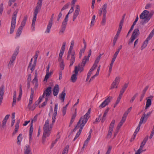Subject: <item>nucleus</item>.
I'll list each match as a JSON object with an SVG mask.
<instances>
[{"mask_svg":"<svg viewBox=\"0 0 154 154\" xmlns=\"http://www.w3.org/2000/svg\"><path fill=\"white\" fill-rule=\"evenodd\" d=\"M60 67L61 70H63L64 68V64L63 60L62 61L60 64Z\"/></svg>","mask_w":154,"mask_h":154,"instance_id":"nucleus-53","label":"nucleus"},{"mask_svg":"<svg viewBox=\"0 0 154 154\" xmlns=\"http://www.w3.org/2000/svg\"><path fill=\"white\" fill-rule=\"evenodd\" d=\"M18 9H17L14 12L12 15L11 28L10 32V34H12L13 33L15 28V24L16 23V18L17 17V14L18 11Z\"/></svg>","mask_w":154,"mask_h":154,"instance_id":"nucleus-4","label":"nucleus"},{"mask_svg":"<svg viewBox=\"0 0 154 154\" xmlns=\"http://www.w3.org/2000/svg\"><path fill=\"white\" fill-rule=\"evenodd\" d=\"M151 103L152 102L151 99L150 98H148L147 100L145 110L151 106Z\"/></svg>","mask_w":154,"mask_h":154,"instance_id":"nucleus-33","label":"nucleus"},{"mask_svg":"<svg viewBox=\"0 0 154 154\" xmlns=\"http://www.w3.org/2000/svg\"><path fill=\"white\" fill-rule=\"evenodd\" d=\"M152 15L153 14L152 13H149V14H148V16L147 18V19L148 20V21L149 20Z\"/></svg>","mask_w":154,"mask_h":154,"instance_id":"nucleus-64","label":"nucleus"},{"mask_svg":"<svg viewBox=\"0 0 154 154\" xmlns=\"http://www.w3.org/2000/svg\"><path fill=\"white\" fill-rule=\"evenodd\" d=\"M138 95V93H136L132 97L131 99L130 100V102L131 103H132L134 99H135V98L137 97V96Z\"/></svg>","mask_w":154,"mask_h":154,"instance_id":"nucleus-50","label":"nucleus"},{"mask_svg":"<svg viewBox=\"0 0 154 154\" xmlns=\"http://www.w3.org/2000/svg\"><path fill=\"white\" fill-rule=\"evenodd\" d=\"M54 15V14H53L51 15V17L50 19L48 22V24L47 26V28L45 32L49 33L50 31V29L52 25V21H53V17Z\"/></svg>","mask_w":154,"mask_h":154,"instance_id":"nucleus-13","label":"nucleus"},{"mask_svg":"<svg viewBox=\"0 0 154 154\" xmlns=\"http://www.w3.org/2000/svg\"><path fill=\"white\" fill-rule=\"evenodd\" d=\"M60 138V136H59L57 137L56 139L54 141H53L51 144V148H52V147L54 146V144L56 143L58 139H59Z\"/></svg>","mask_w":154,"mask_h":154,"instance_id":"nucleus-49","label":"nucleus"},{"mask_svg":"<svg viewBox=\"0 0 154 154\" xmlns=\"http://www.w3.org/2000/svg\"><path fill=\"white\" fill-rule=\"evenodd\" d=\"M97 66V65L95 63H94L93 66H92V67L90 69V70H91L93 71L96 68Z\"/></svg>","mask_w":154,"mask_h":154,"instance_id":"nucleus-60","label":"nucleus"},{"mask_svg":"<svg viewBox=\"0 0 154 154\" xmlns=\"http://www.w3.org/2000/svg\"><path fill=\"white\" fill-rule=\"evenodd\" d=\"M24 154H32V152L29 146L26 145L24 148Z\"/></svg>","mask_w":154,"mask_h":154,"instance_id":"nucleus-19","label":"nucleus"},{"mask_svg":"<svg viewBox=\"0 0 154 154\" xmlns=\"http://www.w3.org/2000/svg\"><path fill=\"white\" fill-rule=\"evenodd\" d=\"M17 100V98H16V91H15L14 92V96L13 98V103L12 104V106H13L15 104V103L16 102Z\"/></svg>","mask_w":154,"mask_h":154,"instance_id":"nucleus-32","label":"nucleus"},{"mask_svg":"<svg viewBox=\"0 0 154 154\" xmlns=\"http://www.w3.org/2000/svg\"><path fill=\"white\" fill-rule=\"evenodd\" d=\"M59 90V85L57 84H56L53 89V93L54 96H56L58 94Z\"/></svg>","mask_w":154,"mask_h":154,"instance_id":"nucleus-17","label":"nucleus"},{"mask_svg":"<svg viewBox=\"0 0 154 154\" xmlns=\"http://www.w3.org/2000/svg\"><path fill=\"white\" fill-rule=\"evenodd\" d=\"M66 28V27H64L61 26V29H60V32H59V34H61L62 33H63L64 31L65 30Z\"/></svg>","mask_w":154,"mask_h":154,"instance_id":"nucleus-59","label":"nucleus"},{"mask_svg":"<svg viewBox=\"0 0 154 154\" xmlns=\"http://www.w3.org/2000/svg\"><path fill=\"white\" fill-rule=\"evenodd\" d=\"M115 122V120H113L110 125L108 132L106 137V138L107 139L110 138L111 137L112 132L113 131V129Z\"/></svg>","mask_w":154,"mask_h":154,"instance_id":"nucleus-9","label":"nucleus"},{"mask_svg":"<svg viewBox=\"0 0 154 154\" xmlns=\"http://www.w3.org/2000/svg\"><path fill=\"white\" fill-rule=\"evenodd\" d=\"M68 21V20H63V21L62 22L61 26H63V27H66Z\"/></svg>","mask_w":154,"mask_h":154,"instance_id":"nucleus-54","label":"nucleus"},{"mask_svg":"<svg viewBox=\"0 0 154 154\" xmlns=\"http://www.w3.org/2000/svg\"><path fill=\"white\" fill-rule=\"evenodd\" d=\"M135 38H136L134 37H133L131 36L130 39L128 41V45H130L131 44H132Z\"/></svg>","mask_w":154,"mask_h":154,"instance_id":"nucleus-52","label":"nucleus"},{"mask_svg":"<svg viewBox=\"0 0 154 154\" xmlns=\"http://www.w3.org/2000/svg\"><path fill=\"white\" fill-rule=\"evenodd\" d=\"M52 88L51 86L48 87L47 89L44 91L42 95V97H45H45H47L50 96L51 93Z\"/></svg>","mask_w":154,"mask_h":154,"instance_id":"nucleus-15","label":"nucleus"},{"mask_svg":"<svg viewBox=\"0 0 154 154\" xmlns=\"http://www.w3.org/2000/svg\"><path fill=\"white\" fill-rule=\"evenodd\" d=\"M74 73L71 76V81L74 83L75 82L77 79V76L78 75V72L77 70L76 69V68H75V69H74V70L73 72Z\"/></svg>","mask_w":154,"mask_h":154,"instance_id":"nucleus-16","label":"nucleus"},{"mask_svg":"<svg viewBox=\"0 0 154 154\" xmlns=\"http://www.w3.org/2000/svg\"><path fill=\"white\" fill-rule=\"evenodd\" d=\"M39 104V103L38 102H37V101H36L35 102L34 104L32 107H31V109H30L32 111Z\"/></svg>","mask_w":154,"mask_h":154,"instance_id":"nucleus-41","label":"nucleus"},{"mask_svg":"<svg viewBox=\"0 0 154 154\" xmlns=\"http://www.w3.org/2000/svg\"><path fill=\"white\" fill-rule=\"evenodd\" d=\"M107 114L104 113L102 119L101 120V122H103L106 119V116Z\"/></svg>","mask_w":154,"mask_h":154,"instance_id":"nucleus-63","label":"nucleus"},{"mask_svg":"<svg viewBox=\"0 0 154 154\" xmlns=\"http://www.w3.org/2000/svg\"><path fill=\"white\" fill-rule=\"evenodd\" d=\"M149 13V12L148 11L145 10L142 12L140 15V19H144V21L141 22L140 23L142 25H144L148 22V20L147 18L148 16V14Z\"/></svg>","mask_w":154,"mask_h":154,"instance_id":"nucleus-8","label":"nucleus"},{"mask_svg":"<svg viewBox=\"0 0 154 154\" xmlns=\"http://www.w3.org/2000/svg\"><path fill=\"white\" fill-rule=\"evenodd\" d=\"M33 98V97H30L29 101L28 106V107L29 108V109H31V105L32 103Z\"/></svg>","mask_w":154,"mask_h":154,"instance_id":"nucleus-42","label":"nucleus"},{"mask_svg":"<svg viewBox=\"0 0 154 154\" xmlns=\"http://www.w3.org/2000/svg\"><path fill=\"white\" fill-rule=\"evenodd\" d=\"M121 32H120L119 31H118L117 32V33L116 35L115 36L114 39L113 40V42L112 43V45L114 46L116 44V41L117 40L118 38L120 33Z\"/></svg>","mask_w":154,"mask_h":154,"instance_id":"nucleus-29","label":"nucleus"},{"mask_svg":"<svg viewBox=\"0 0 154 154\" xmlns=\"http://www.w3.org/2000/svg\"><path fill=\"white\" fill-rule=\"evenodd\" d=\"M77 108H75V112L73 114L72 118L73 119H75V118L76 116V113H77Z\"/></svg>","mask_w":154,"mask_h":154,"instance_id":"nucleus-57","label":"nucleus"},{"mask_svg":"<svg viewBox=\"0 0 154 154\" xmlns=\"http://www.w3.org/2000/svg\"><path fill=\"white\" fill-rule=\"evenodd\" d=\"M83 122V123H82L80 125L79 130L76 133V135L75 136V137L73 139L74 141H75L77 138L79 136L80 134H81L82 132V130L84 126H85V125L86 123V121L85 122V123L84 122Z\"/></svg>","mask_w":154,"mask_h":154,"instance_id":"nucleus-14","label":"nucleus"},{"mask_svg":"<svg viewBox=\"0 0 154 154\" xmlns=\"http://www.w3.org/2000/svg\"><path fill=\"white\" fill-rule=\"evenodd\" d=\"M69 148V146H66L63 149L62 154H67Z\"/></svg>","mask_w":154,"mask_h":154,"instance_id":"nucleus-40","label":"nucleus"},{"mask_svg":"<svg viewBox=\"0 0 154 154\" xmlns=\"http://www.w3.org/2000/svg\"><path fill=\"white\" fill-rule=\"evenodd\" d=\"M40 2L41 3L42 0H40ZM41 3H40V4L38 5L37 4V5L36 6L34 10V16L32 20V26L33 27V29H34L35 28V21L36 20V17L37 16V14L38 13V11L40 10L41 8Z\"/></svg>","mask_w":154,"mask_h":154,"instance_id":"nucleus-5","label":"nucleus"},{"mask_svg":"<svg viewBox=\"0 0 154 154\" xmlns=\"http://www.w3.org/2000/svg\"><path fill=\"white\" fill-rule=\"evenodd\" d=\"M80 11L75 10L73 17V20L74 21L79 14Z\"/></svg>","mask_w":154,"mask_h":154,"instance_id":"nucleus-36","label":"nucleus"},{"mask_svg":"<svg viewBox=\"0 0 154 154\" xmlns=\"http://www.w3.org/2000/svg\"><path fill=\"white\" fill-rule=\"evenodd\" d=\"M6 122L7 121L3 119L2 125V129L3 130L4 129V127L6 125Z\"/></svg>","mask_w":154,"mask_h":154,"instance_id":"nucleus-47","label":"nucleus"},{"mask_svg":"<svg viewBox=\"0 0 154 154\" xmlns=\"http://www.w3.org/2000/svg\"><path fill=\"white\" fill-rule=\"evenodd\" d=\"M27 18L28 16L27 15H25L24 16L23 20L21 23V25L19 27V28H20L22 29H23V27L26 24Z\"/></svg>","mask_w":154,"mask_h":154,"instance_id":"nucleus-21","label":"nucleus"},{"mask_svg":"<svg viewBox=\"0 0 154 154\" xmlns=\"http://www.w3.org/2000/svg\"><path fill=\"white\" fill-rule=\"evenodd\" d=\"M20 122V121L19 120H18L17 122L16 123L15 125V130L13 133V135H14L16 134V133L18 131V130L19 128V124Z\"/></svg>","mask_w":154,"mask_h":154,"instance_id":"nucleus-24","label":"nucleus"},{"mask_svg":"<svg viewBox=\"0 0 154 154\" xmlns=\"http://www.w3.org/2000/svg\"><path fill=\"white\" fill-rule=\"evenodd\" d=\"M154 34V31L152 30L151 32L149 34L147 38H149L150 39H151L152 37L153 36Z\"/></svg>","mask_w":154,"mask_h":154,"instance_id":"nucleus-51","label":"nucleus"},{"mask_svg":"<svg viewBox=\"0 0 154 154\" xmlns=\"http://www.w3.org/2000/svg\"><path fill=\"white\" fill-rule=\"evenodd\" d=\"M70 5V3H68L65 4L64 6L61 9V11H62L63 10L66 9L68 8L69 5Z\"/></svg>","mask_w":154,"mask_h":154,"instance_id":"nucleus-45","label":"nucleus"},{"mask_svg":"<svg viewBox=\"0 0 154 154\" xmlns=\"http://www.w3.org/2000/svg\"><path fill=\"white\" fill-rule=\"evenodd\" d=\"M53 73V71H51L50 72H46V75L45 76L44 79V81H47L49 77Z\"/></svg>","mask_w":154,"mask_h":154,"instance_id":"nucleus-35","label":"nucleus"},{"mask_svg":"<svg viewBox=\"0 0 154 154\" xmlns=\"http://www.w3.org/2000/svg\"><path fill=\"white\" fill-rule=\"evenodd\" d=\"M150 40V39L147 38L146 40L143 42L140 48V49L141 50H143L147 46L148 41Z\"/></svg>","mask_w":154,"mask_h":154,"instance_id":"nucleus-20","label":"nucleus"},{"mask_svg":"<svg viewBox=\"0 0 154 154\" xmlns=\"http://www.w3.org/2000/svg\"><path fill=\"white\" fill-rule=\"evenodd\" d=\"M139 34L140 32L139 29H134L131 36L134 37L136 38V37H137V35H139Z\"/></svg>","mask_w":154,"mask_h":154,"instance_id":"nucleus-28","label":"nucleus"},{"mask_svg":"<svg viewBox=\"0 0 154 154\" xmlns=\"http://www.w3.org/2000/svg\"><path fill=\"white\" fill-rule=\"evenodd\" d=\"M58 104L55 105L54 113L52 118V124L49 126V120H47L44 125V132L42 136V140L45 141L47 137H49L51 132L52 128L55 122L56 117L57 114Z\"/></svg>","mask_w":154,"mask_h":154,"instance_id":"nucleus-1","label":"nucleus"},{"mask_svg":"<svg viewBox=\"0 0 154 154\" xmlns=\"http://www.w3.org/2000/svg\"><path fill=\"white\" fill-rule=\"evenodd\" d=\"M106 21V15H103V18L101 22L102 24L104 25H105Z\"/></svg>","mask_w":154,"mask_h":154,"instance_id":"nucleus-46","label":"nucleus"},{"mask_svg":"<svg viewBox=\"0 0 154 154\" xmlns=\"http://www.w3.org/2000/svg\"><path fill=\"white\" fill-rule=\"evenodd\" d=\"M77 108H75V112L73 114L72 118L73 119H75V118L76 116V113H77Z\"/></svg>","mask_w":154,"mask_h":154,"instance_id":"nucleus-56","label":"nucleus"},{"mask_svg":"<svg viewBox=\"0 0 154 154\" xmlns=\"http://www.w3.org/2000/svg\"><path fill=\"white\" fill-rule=\"evenodd\" d=\"M38 76V71L37 70L35 71V77L33 80L32 82L33 84H34L35 82V83L38 82V79L37 78Z\"/></svg>","mask_w":154,"mask_h":154,"instance_id":"nucleus-31","label":"nucleus"},{"mask_svg":"<svg viewBox=\"0 0 154 154\" xmlns=\"http://www.w3.org/2000/svg\"><path fill=\"white\" fill-rule=\"evenodd\" d=\"M66 44V42H64L63 43L62 46L61 47L59 55V57L58 60L59 61H61L62 60V58L64 52Z\"/></svg>","mask_w":154,"mask_h":154,"instance_id":"nucleus-12","label":"nucleus"},{"mask_svg":"<svg viewBox=\"0 0 154 154\" xmlns=\"http://www.w3.org/2000/svg\"><path fill=\"white\" fill-rule=\"evenodd\" d=\"M89 59L86 56H85L83 59L82 62L80 64L83 65V66H85L86 63L89 61Z\"/></svg>","mask_w":154,"mask_h":154,"instance_id":"nucleus-30","label":"nucleus"},{"mask_svg":"<svg viewBox=\"0 0 154 154\" xmlns=\"http://www.w3.org/2000/svg\"><path fill=\"white\" fill-rule=\"evenodd\" d=\"M146 117V114L144 113L140 118L139 123L142 125L143 122L145 123L147 120Z\"/></svg>","mask_w":154,"mask_h":154,"instance_id":"nucleus-27","label":"nucleus"},{"mask_svg":"<svg viewBox=\"0 0 154 154\" xmlns=\"http://www.w3.org/2000/svg\"><path fill=\"white\" fill-rule=\"evenodd\" d=\"M45 101L43 102L40 106H39V107H42L45 106L47 103L48 101V98L47 97H45Z\"/></svg>","mask_w":154,"mask_h":154,"instance_id":"nucleus-39","label":"nucleus"},{"mask_svg":"<svg viewBox=\"0 0 154 154\" xmlns=\"http://www.w3.org/2000/svg\"><path fill=\"white\" fill-rule=\"evenodd\" d=\"M112 98V97H109L99 106V108L101 109L105 107L109 104Z\"/></svg>","mask_w":154,"mask_h":154,"instance_id":"nucleus-11","label":"nucleus"},{"mask_svg":"<svg viewBox=\"0 0 154 154\" xmlns=\"http://www.w3.org/2000/svg\"><path fill=\"white\" fill-rule=\"evenodd\" d=\"M101 56V54H100V55L97 57V58L96 59V60L95 61L94 63L97 65L98 63L99 62L100 60Z\"/></svg>","mask_w":154,"mask_h":154,"instance_id":"nucleus-44","label":"nucleus"},{"mask_svg":"<svg viewBox=\"0 0 154 154\" xmlns=\"http://www.w3.org/2000/svg\"><path fill=\"white\" fill-rule=\"evenodd\" d=\"M4 86L2 85L0 88V94H4Z\"/></svg>","mask_w":154,"mask_h":154,"instance_id":"nucleus-48","label":"nucleus"},{"mask_svg":"<svg viewBox=\"0 0 154 154\" xmlns=\"http://www.w3.org/2000/svg\"><path fill=\"white\" fill-rule=\"evenodd\" d=\"M123 23L120 22L119 24V29H118V31H119L120 32L121 31V29L122 28V26L123 25Z\"/></svg>","mask_w":154,"mask_h":154,"instance_id":"nucleus-58","label":"nucleus"},{"mask_svg":"<svg viewBox=\"0 0 154 154\" xmlns=\"http://www.w3.org/2000/svg\"><path fill=\"white\" fill-rule=\"evenodd\" d=\"M107 8V4L106 3L100 9V10H102V11L103 12V15H106L107 13L106 8Z\"/></svg>","mask_w":154,"mask_h":154,"instance_id":"nucleus-25","label":"nucleus"},{"mask_svg":"<svg viewBox=\"0 0 154 154\" xmlns=\"http://www.w3.org/2000/svg\"><path fill=\"white\" fill-rule=\"evenodd\" d=\"M85 66H83V65L79 64L78 66H75L74 69L76 68V69L77 70L78 72L80 71V72H82L84 70V68Z\"/></svg>","mask_w":154,"mask_h":154,"instance_id":"nucleus-26","label":"nucleus"},{"mask_svg":"<svg viewBox=\"0 0 154 154\" xmlns=\"http://www.w3.org/2000/svg\"><path fill=\"white\" fill-rule=\"evenodd\" d=\"M19 48L18 47H17L15 49L8 63V68L10 69L11 67L13 66L14 62L15 61L16 57L19 53Z\"/></svg>","mask_w":154,"mask_h":154,"instance_id":"nucleus-6","label":"nucleus"},{"mask_svg":"<svg viewBox=\"0 0 154 154\" xmlns=\"http://www.w3.org/2000/svg\"><path fill=\"white\" fill-rule=\"evenodd\" d=\"M66 95V90L65 89H64L62 93L59 95V98L62 102L64 101Z\"/></svg>","mask_w":154,"mask_h":154,"instance_id":"nucleus-18","label":"nucleus"},{"mask_svg":"<svg viewBox=\"0 0 154 154\" xmlns=\"http://www.w3.org/2000/svg\"><path fill=\"white\" fill-rule=\"evenodd\" d=\"M120 77L119 76L116 77L115 80L112 82L110 89H112L114 88H118V85L119 83L120 82Z\"/></svg>","mask_w":154,"mask_h":154,"instance_id":"nucleus-10","label":"nucleus"},{"mask_svg":"<svg viewBox=\"0 0 154 154\" xmlns=\"http://www.w3.org/2000/svg\"><path fill=\"white\" fill-rule=\"evenodd\" d=\"M128 83H125L124 85L123 86L122 89L120 91V92L124 93L126 89L128 87Z\"/></svg>","mask_w":154,"mask_h":154,"instance_id":"nucleus-38","label":"nucleus"},{"mask_svg":"<svg viewBox=\"0 0 154 154\" xmlns=\"http://www.w3.org/2000/svg\"><path fill=\"white\" fill-rule=\"evenodd\" d=\"M149 85H147V86H146L145 88L143 89V91H142V93H143L144 94H145L146 91H147L148 89L149 88Z\"/></svg>","mask_w":154,"mask_h":154,"instance_id":"nucleus-62","label":"nucleus"},{"mask_svg":"<svg viewBox=\"0 0 154 154\" xmlns=\"http://www.w3.org/2000/svg\"><path fill=\"white\" fill-rule=\"evenodd\" d=\"M27 18L28 16L27 15H25L24 16L23 20L21 23V25L19 27V28H20L22 29H23V27L26 24Z\"/></svg>","mask_w":154,"mask_h":154,"instance_id":"nucleus-22","label":"nucleus"},{"mask_svg":"<svg viewBox=\"0 0 154 154\" xmlns=\"http://www.w3.org/2000/svg\"><path fill=\"white\" fill-rule=\"evenodd\" d=\"M91 108H89L88 109V112L85 114V115L81 117L80 119L79 120L78 122H77V124L74 129L71 131V133L75 131L78 129L79 127L80 128V125L82 123H83V122H85L86 121V122H87L88 119L90 117V116L89 115L91 113Z\"/></svg>","mask_w":154,"mask_h":154,"instance_id":"nucleus-3","label":"nucleus"},{"mask_svg":"<svg viewBox=\"0 0 154 154\" xmlns=\"http://www.w3.org/2000/svg\"><path fill=\"white\" fill-rule=\"evenodd\" d=\"M123 123L121 122V121L120 122L116 128V129L118 130L121 127Z\"/></svg>","mask_w":154,"mask_h":154,"instance_id":"nucleus-61","label":"nucleus"},{"mask_svg":"<svg viewBox=\"0 0 154 154\" xmlns=\"http://www.w3.org/2000/svg\"><path fill=\"white\" fill-rule=\"evenodd\" d=\"M145 143L142 142L141 143L139 149L137 150V154H138V153L139 154V153H140V150L141 149L142 150V149H143V146L145 145Z\"/></svg>","mask_w":154,"mask_h":154,"instance_id":"nucleus-43","label":"nucleus"},{"mask_svg":"<svg viewBox=\"0 0 154 154\" xmlns=\"http://www.w3.org/2000/svg\"><path fill=\"white\" fill-rule=\"evenodd\" d=\"M20 122V121L19 120H18L17 122L16 123L15 125V130L13 133V135H14L16 134V133L18 131V130L19 128V124Z\"/></svg>","mask_w":154,"mask_h":154,"instance_id":"nucleus-23","label":"nucleus"},{"mask_svg":"<svg viewBox=\"0 0 154 154\" xmlns=\"http://www.w3.org/2000/svg\"><path fill=\"white\" fill-rule=\"evenodd\" d=\"M22 134H20L17 137V143L18 145L20 144L21 143V142L22 139Z\"/></svg>","mask_w":154,"mask_h":154,"instance_id":"nucleus-34","label":"nucleus"},{"mask_svg":"<svg viewBox=\"0 0 154 154\" xmlns=\"http://www.w3.org/2000/svg\"><path fill=\"white\" fill-rule=\"evenodd\" d=\"M102 115L100 114L98 118H97L95 120V121L93 122L94 124H95L96 122H99L100 121V120H101V119H100V118L101 117Z\"/></svg>","mask_w":154,"mask_h":154,"instance_id":"nucleus-55","label":"nucleus"},{"mask_svg":"<svg viewBox=\"0 0 154 154\" xmlns=\"http://www.w3.org/2000/svg\"><path fill=\"white\" fill-rule=\"evenodd\" d=\"M22 30L23 29H22L21 28L19 27L18 28L16 32V38L19 37L20 36L22 31Z\"/></svg>","mask_w":154,"mask_h":154,"instance_id":"nucleus-37","label":"nucleus"},{"mask_svg":"<svg viewBox=\"0 0 154 154\" xmlns=\"http://www.w3.org/2000/svg\"><path fill=\"white\" fill-rule=\"evenodd\" d=\"M74 45V43L73 41L71 42L70 47L69 50L67 53V56L66 57V59L69 60L70 57L71 58L70 60V64L69 67L73 65L75 61V53L74 51H72L73 47Z\"/></svg>","mask_w":154,"mask_h":154,"instance_id":"nucleus-2","label":"nucleus"},{"mask_svg":"<svg viewBox=\"0 0 154 154\" xmlns=\"http://www.w3.org/2000/svg\"><path fill=\"white\" fill-rule=\"evenodd\" d=\"M38 115L36 114L34 117L33 119L31 120L30 124V127L29 131V142H31L32 141V134L33 131V122H35L37 119Z\"/></svg>","mask_w":154,"mask_h":154,"instance_id":"nucleus-7","label":"nucleus"}]
</instances>
